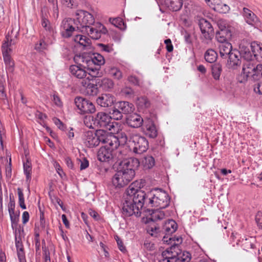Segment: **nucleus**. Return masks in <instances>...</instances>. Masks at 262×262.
I'll return each mask as SVG.
<instances>
[{"mask_svg": "<svg viewBox=\"0 0 262 262\" xmlns=\"http://www.w3.org/2000/svg\"><path fill=\"white\" fill-rule=\"evenodd\" d=\"M83 140L85 146L89 148L97 146L100 143L108 144L112 149L117 148L120 145L117 137L104 129H98L95 133L92 131L85 132Z\"/></svg>", "mask_w": 262, "mask_h": 262, "instance_id": "obj_1", "label": "nucleus"}, {"mask_svg": "<svg viewBox=\"0 0 262 262\" xmlns=\"http://www.w3.org/2000/svg\"><path fill=\"white\" fill-rule=\"evenodd\" d=\"M187 252H182L178 246H172L162 253L159 262H187L190 259Z\"/></svg>", "mask_w": 262, "mask_h": 262, "instance_id": "obj_2", "label": "nucleus"}, {"mask_svg": "<svg viewBox=\"0 0 262 262\" xmlns=\"http://www.w3.org/2000/svg\"><path fill=\"white\" fill-rule=\"evenodd\" d=\"M149 204L152 206L158 207L160 209L167 207L170 202L168 194L161 189H155L148 194Z\"/></svg>", "mask_w": 262, "mask_h": 262, "instance_id": "obj_3", "label": "nucleus"}, {"mask_svg": "<svg viewBox=\"0 0 262 262\" xmlns=\"http://www.w3.org/2000/svg\"><path fill=\"white\" fill-rule=\"evenodd\" d=\"M135 184L132 183L126 190V197L137 207V210L142 208L145 202L146 194L144 191L135 188Z\"/></svg>", "mask_w": 262, "mask_h": 262, "instance_id": "obj_4", "label": "nucleus"}, {"mask_svg": "<svg viewBox=\"0 0 262 262\" xmlns=\"http://www.w3.org/2000/svg\"><path fill=\"white\" fill-rule=\"evenodd\" d=\"M97 128H103L112 132H117L118 124L112 122V117L105 112H98L95 117Z\"/></svg>", "mask_w": 262, "mask_h": 262, "instance_id": "obj_5", "label": "nucleus"}, {"mask_svg": "<svg viewBox=\"0 0 262 262\" xmlns=\"http://www.w3.org/2000/svg\"><path fill=\"white\" fill-rule=\"evenodd\" d=\"M75 62H82L85 63L87 68L93 71L92 65L95 64L98 66L102 65L105 62L104 57L100 54H93L92 57L84 55H76L74 58Z\"/></svg>", "mask_w": 262, "mask_h": 262, "instance_id": "obj_6", "label": "nucleus"}, {"mask_svg": "<svg viewBox=\"0 0 262 262\" xmlns=\"http://www.w3.org/2000/svg\"><path fill=\"white\" fill-rule=\"evenodd\" d=\"M76 22L77 29H88L95 22L93 15L87 11L79 10L76 13Z\"/></svg>", "mask_w": 262, "mask_h": 262, "instance_id": "obj_7", "label": "nucleus"}, {"mask_svg": "<svg viewBox=\"0 0 262 262\" xmlns=\"http://www.w3.org/2000/svg\"><path fill=\"white\" fill-rule=\"evenodd\" d=\"M77 65H72L70 67L69 70L71 75L76 78L79 79L81 84L84 81H88L90 78H93V75L87 72L85 69L87 68L85 63L82 62H76Z\"/></svg>", "mask_w": 262, "mask_h": 262, "instance_id": "obj_8", "label": "nucleus"}, {"mask_svg": "<svg viewBox=\"0 0 262 262\" xmlns=\"http://www.w3.org/2000/svg\"><path fill=\"white\" fill-rule=\"evenodd\" d=\"M130 142L133 144V150L136 154H141L148 149V142L146 139L138 134H132Z\"/></svg>", "mask_w": 262, "mask_h": 262, "instance_id": "obj_9", "label": "nucleus"}, {"mask_svg": "<svg viewBox=\"0 0 262 262\" xmlns=\"http://www.w3.org/2000/svg\"><path fill=\"white\" fill-rule=\"evenodd\" d=\"M134 178L132 172L127 173L118 168V171L112 178V184L116 188H122L127 185Z\"/></svg>", "mask_w": 262, "mask_h": 262, "instance_id": "obj_10", "label": "nucleus"}, {"mask_svg": "<svg viewBox=\"0 0 262 262\" xmlns=\"http://www.w3.org/2000/svg\"><path fill=\"white\" fill-rule=\"evenodd\" d=\"M75 104L81 114H92L96 111L94 104L82 97H76L75 99Z\"/></svg>", "mask_w": 262, "mask_h": 262, "instance_id": "obj_11", "label": "nucleus"}, {"mask_svg": "<svg viewBox=\"0 0 262 262\" xmlns=\"http://www.w3.org/2000/svg\"><path fill=\"white\" fill-rule=\"evenodd\" d=\"M139 164L140 162L137 159L130 158L119 162L118 168L127 172V173H130L132 172L133 176L134 177L135 170L138 167Z\"/></svg>", "mask_w": 262, "mask_h": 262, "instance_id": "obj_12", "label": "nucleus"}, {"mask_svg": "<svg viewBox=\"0 0 262 262\" xmlns=\"http://www.w3.org/2000/svg\"><path fill=\"white\" fill-rule=\"evenodd\" d=\"M120 143L121 142L125 143L127 141V137L125 135L124 137L122 136L121 138V141H120ZM127 150L125 149L124 147L120 146V144L118 146V147L113 150V160L116 163H118V165H119V162H121L122 161L129 159L127 156Z\"/></svg>", "mask_w": 262, "mask_h": 262, "instance_id": "obj_13", "label": "nucleus"}, {"mask_svg": "<svg viewBox=\"0 0 262 262\" xmlns=\"http://www.w3.org/2000/svg\"><path fill=\"white\" fill-rule=\"evenodd\" d=\"M137 209V207L135 205L134 203H132V201L126 196L122 209L123 215L124 217H129L133 214L136 216H140L141 211Z\"/></svg>", "mask_w": 262, "mask_h": 262, "instance_id": "obj_14", "label": "nucleus"}, {"mask_svg": "<svg viewBox=\"0 0 262 262\" xmlns=\"http://www.w3.org/2000/svg\"><path fill=\"white\" fill-rule=\"evenodd\" d=\"M112 149L108 144L101 147L98 150L97 154L98 160L101 162H108L113 158V150L117 149Z\"/></svg>", "mask_w": 262, "mask_h": 262, "instance_id": "obj_15", "label": "nucleus"}, {"mask_svg": "<svg viewBox=\"0 0 262 262\" xmlns=\"http://www.w3.org/2000/svg\"><path fill=\"white\" fill-rule=\"evenodd\" d=\"M243 15L245 21L248 24L254 27L259 26V18L251 10L244 7L243 9Z\"/></svg>", "mask_w": 262, "mask_h": 262, "instance_id": "obj_16", "label": "nucleus"}, {"mask_svg": "<svg viewBox=\"0 0 262 262\" xmlns=\"http://www.w3.org/2000/svg\"><path fill=\"white\" fill-rule=\"evenodd\" d=\"M74 20L72 18L64 19L62 20L61 25V34L63 37L68 38L72 36L73 33L75 31L73 25Z\"/></svg>", "mask_w": 262, "mask_h": 262, "instance_id": "obj_17", "label": "nucleus"}, {"mask_svg": "<svg viewBox=\"0 0 262 262\" xmlns=\"http://www.w3.org/2000/svg\"><path fill=\"white\" fill-rule=\"evenodd\" d=\"M96 76L93 75V78H90V79L82 82L81 85L85 89V92L88 95L94 96L97 94L98 89L97 85L94 83L96 80Z\"/></svg>", "mask_w": 262, "mask_h": 262, "instance_id": "obj_18", "label": "nucleus"}, {"mask_svg": "<svg viewBox=\"0 0 262 262\" xmlns=\"http://www.w3.org/2000/svg\"><path fill=\"white\" fill-rule=\"evenodd\" d=\"M199 26L204 37L207 39H211V36L213 33V29L211 24L206 19L202 18L200 20Z\"/></svg>", "mask_w": 262, "mask_h": 262, "instance_id": "obj_19", "label": "nucleus"}, {"mask_svg": "<svg viewBox=\"0 0 262 262\" xmlns=\"http://www.w3.org/2000/svg\"><path fill=\"white\" fill-rule=\"evenodd\" d=\"M115 101V98L110 94H102L96 100L98 104L102 107L111 106L114 103Z\"/></svg>", "mask_w": 262, "mask_h": 262, "instance_id": "obj_20", "label": "nucleus"}, {"mask_svg": "<svg viewBox=\"0 0 262 262\" xmlns=\"http://www.w3.org/2000/svg\"><path fill=\"white\" fill-rule=\"evenodd\" d=\"M227 56L229 57L227 62L229 68L234 69L241 64L240 58L241 56L238 51L233 50Z\"/></svg>", "mask_w": 262, "mask_h": 262, "instance_id": "obj_21", "label": "nucleus"}, {"mask_svg": "<svg viewBox=\"0 0 262 262\" xmlns=\"http://www.w3.org/2000/svg\"><path fill=\"white\" fill-rule=\"evenodd\" d=\"M99 30L90 26L85 29V31L89 35L94 39H98L101 37V33L105 34L107 32L106 29L102 25L99 24Z\"/></svg>", "mask_w": 262, "mask_h": 262, "instance_id": "obj_22", "label": "nucleus"}, {"mask_svg": "<svg viewBox=\"0 0 262 262\" xmlns=\"http://www.w3.org/2000/svg\"><path fill=\"white\" fill-rule=\"evenodd\" d=\"M143 123V118L137 114H132L127 119L128 125L134 128H138L141 126Z\"/></svg>", "mask_w": 262, "mask_h": 262, "instance_id": "obj_23", "label": "nucleus"}, {"mask_svg": "<svg viewBox=\"0 0 262 262\" xmlns=\"http://www.w3.org/2000/svg\"><path fill=\"white\" fill-rule=\"evenodd\" d=\"M6 40L3 43L2 46V52L3 56L4 55H11L12 52V46L15 45L16 42L14 40L9 38V37L6 36Z\"/></svg>", "mask_w": 262, "mask_h": 262, "instance_id": "obj_24", "label": "nucleus"}, {"mask_svg": "<svg viewBox=\"0 0 262 262\" xmlns=\"http://www.w3.org/2000/svg\"><path fill=\"white\" fill-rule=\"evenodd\" d=\"M145 134L150 138H155L158 135V129L154 123L151 121L145 123Z\"/></svg>", "mask_w": 262, "mask_h": 262, "instance_id": "obj_25", "label": "nucleus"}, {"mask_svg": "<svg viewBox=\"0 0 262 262\" xmlns=\"http://www.w3.org/2000/svg\"><path fill=\"white\" fill-rule=\"evenodd\" d=\"M177 229V224L173 220H168L166 221L163 226L162 231L167 235L174 233Z\"/></svg>", "mask_w": 262, "mask_h": 262, "instance_id": "obj_26", "label": "nucleus"}, {"mask_svg": "<svg viewBox=\"0 0 262 262\" xmlns=\"http://www.w3.org/2000/svg\"><path fill=\"white\" fill-rule=\"evenodd\" d=\"M255 66V65L249 61L245 63L242 70L244 77H245L246 79L250 77L253 78Z\"/></svg>", "mask_w": 262, "mask_h": 262, "instance_id": "obj_27", "label": "nucleus"}, {"mask_svg": "<svg viewBox=\"0 0 262 262\" xmlns=\"http://www.w3.org/2000/svg\"><path fill=\"white\" fill-rule=\"evenodd\" d=\"M225 26H222L221 28V30L216 33L215 38L220 44L228 42L227 41V37L230 35V33L228 32L227 30L225 29Z\"/></svg>", "mask_w": 262, "mask_h": 262, "instance_id": "obj_28", "label": "nucleus"}, {"mask_svg": "<svg viewBox=\"0 0 262 262\" xmlns=\"http://www.w3.org/2000/svg\"><path fill=\"white\" fill-rule=\"evenodd\" d=\"M165 6L172 11L179 10L183 5V0H165Z\"/></svg>", "mask_w": 262, "mask_h": 262, "instance_id": "obj_29", "label": "nucleus"}, {"mask_svg": "<svg viewBox=\"0 0 262 262\" xmlns=\"http://www.w3.org/2000/svg\"><path fill=\"white\" fill-rule=\"evenodd\" d=\"M117 107L123 114H129L134 110V105L127 101H121L117 104Z\"/></svg>", "mask_w": 262, "mask_h": 262, "instance_id": "obj_30", "label": "nucleus"}, {"mask_svg": "<svg viewBox=\"0 0 262 262\" xmlns=\"http://www.w3.org/2000/svg\"><path fill=\"white\" fill-rule=\"evenodd\" d=\"M248 45V43L246 45L244 43L240 44L239 50L238 51L240 53V56L247 60L251 59L252 57V52L250 51Z\"/></svg>", "mask_w": 262, "mask_h": 262, "instance_id": "obj_31", "label": "nucleus"}, {"mask_svg": "<svg viewBox=\"0 0 262 262\" xmlns=\"http://www.w3.org/2000/svg\"><path fill=\"white\" fill-rule=\"evenodd\" d=\"M220 54L221 57L227 56L233 50L231 44L229 42H224L219 45Z\"/></svg>", "mask_w": 262, "mask_h": 262, "instance_id": "obj_32", "label": "nucleus"}, {"mask_svg": "<svg viewBox=\"0 0 262 262\" xmlns=\"http://www.w3.org/2000/svg\"><path fill=\"white\" fill-rule=\"evenodd\" d=\"M252 54H253L255 57H259L262 58V44L257 42H252L250 45Z\"/></svg>", "mask_w": 262, "mask_h": 262, "instance_id": "obj_33", "label": "nucleus"}, {"mask_svg": "<svg viewBox=\"0 0 262 262\" xmlns=\"http://www.w3.org/2000/svg\"><path fill=\"white\" fill-rule=\"evenodd\" d=\"M136 104L138 108L141 111H143L150 106V103L148 99L145 96H141L137 98L136 100Z\"/></svg>", "mask_w": 262, "mask_h": 262, "instance_id": "obj_34", "label": "nucleus"}, {"mask_svg": "<svg viewBox=\"0 0 262 262\" xmlns=\"http://www.w3.org/2000/svg\"><path fill=\"white\" fill-rule=\"evenodd\" d=\"M4 61L6 65V69L7 72L13 73L14 69V61L11 55L3 56Z\"/></svg>", "mask_w": 262, "mask_h": 262, "instance_id": "obj_35", "label": "nucleus"}, {"mask_svg": "<svg viewBox=\"0 0 262 262\" xmlns=\"http://www.w3.org/2000/svg\"><path fill=\"white\" fill-rule=\"evenodd\" d=\"M83 123L88 128L96 129L97 125L95 121V117L91 115H87L83 118Z\"/></svg>", "mask_w": 262, "mask_h": 262, "instance_id": "obj_36", "label": "nucleus"}, {"mask_svg": "<svg viewBox=\"0 0 262 262\" xmlns=\"http://www.w3.org/2000/svg\"><path fill=\"white\" fill-rule=\"evenodd\" d=\"M204 57L206 61L209 63H213L216 61L217 55L214 50L208 49L206 52Z\"/></svg>", "mask_w": 262, "mask_h": 262, "instance_id": "obj_37", "label": "nucleus"}, {"mask_svg": "<svg viewBox=\"0 0 262 262\" xmlns=\"http://www.w3.org/2000/svg\"><path fill=\"white\" fill-rule=\"evenodd\" d=\"M165 213L164 212L159 209L152 210L150 214V217L149 218L153 222L157 221L158 220H161L164 218Z\"/></svg>", "mask_w": 262, "mask_h": 262, "instance_id": "obj_38", "label": "nucleus"}, {"mask_svg": "<svg viewBox=\"0 0 262 262\" xmlns=\"http://www.w3.org/2000/svg\"><path fill=\"white\" fill-rule=\"evenodd\" d=\"M74 41L82 47H86L89 45L90 39L85 36L76 35Z\"/></svg>", "mask_w": 262, "mask_h": 262, "instance_id": "obj_39", "label": "nucleus"}, {"mask_svg": "<svg viewBox=\"0 0 262 262\" xmlns=\"http://www.w3.org/2000/svg\"><path fill=\"white\" fill-rule=\"evenodd\" d=\"M142 163L145 169H150L155 165V161L152 156H146L142 160Z\"/></svg>", "mask_w": 262, "mask_h": 262, "instance_id": "obj_40", "label": "nucleus"}, {"mask_svg": "<svg viewBox=\"0 0 262 262\" xmlns=\"http://www.w3.org/2000/svg\"><path fill=\"white\" fill-rule=\"evenodd\" d=\"M215 11L220 13H226L230 10V7L226 4L222 3L214 4L212 7Z\"/></svg>", "mask_w": 262, "mask_h": 262, "instance_id": "obj_41", "label": "nucleus"}, {"mask_svg": "<svg viewBox=\"0 0 262 262\" xmlns=\"http://www.w3.org/2000/svg\"><path fill=\"white\" fill-rule=\"evenodd\" d=\"M41 24L42 27L47 31L51 33L53 32V28L50 22L48 19L47 14L42 15L41 18Z\"/></svg>", "mask_w": 262, "mask_h": 262, "instance_id": "obj_42", "label": "nucleus"}, {"mask_svg": "<svg viewBox=\"0 0 262 262\" xmlns=\"http://www.w3.org/2000/svg\"><path fill=\"white\" fill-rule=\"evenodd\" d=\"M24 171L27 180H30L32 173V164L28 159H27L26 162H24Z\"/></svg>", "mask_w": 262, "mask_h": 262, "instance_id": "obj_43", "label": "nucleus"}, {"mask_svg": "<svg viewBox=\"0 0 262 262\" xmlns=\"http://www.w3.org/2000/svg\"><path fill=\"white\" fill-rule=\"evenodd\" d=\"M12 228L15 234V239H21L24 232L23 227L20 225H18L12 227Z\"/></svg>", "mask_w": 262, "mask_h": 262, "instance_id": "obj_44", "label": "nucleus"}, {"mask_svg": "<svg viewBox=\"0 0 262 262\" xmlns=\"http://www.w3.org/2000/svg\"><path fill=\"white\" fill-rule=\"evenodd\" d=\"M222 72V67L219 64H214L212 67V74L215 80H219Z\"/></svg>", "mask_w": 262, "mask_h": 262, "instance_id": "obj_45", "label": "nucleus"}, {"mask_svg": "<svg viewBox=\"0 0 262 262\" xmlns=\"http://www.w3.org/2000/svg\"><path fill=\"white\" fill-rule=\"evenodd\" d=\"M18 195V204L23 209H26V206L25 204V198L24 193L23 192V190L20 188H18L17 189Z\"/></svg>", "mask_w": 262, "mask_h": 262, "instance_id": "obj_46", "label": "nucleus"}, {"mask_svg": "<svg viewBox=\"0 0 262 262\" xmlns=\"http://www.w3.org/2000/svg\"><path fill=\"white\" fill-rule=\"evenodd\" d=\"M110 74L117 80H120L122 78V72L119 69L115 67L112 68L110 69Z\"/></svg>", "mask_w": 262, "mask_h": 262, "instance_id": "obj_47", "label": "nucleus"}, {"mask_svg": "<svg viewBox=\"0 0 262 262\" xmlns=\"http://www.w3.org/2000/svg\"><path fill=\"white\" fill-rule=\"evenodd\" d=\"M48 44L45 42L43 38L39 40L35 45V49L38 51H42L48 48Z\"/></svg>", "mask_w": 262, "mask_h": 262, "instance_id": "obj_48", "label": "nucleus"}, {"mask_svg": "<svg viewBox=\"0 0 262 262\" xmlns=\"http://www.w3.org/2000/svg\"><path fill=\"white\" fill-rule=\"evenodd\" d=\"M262 77V64H258L255 66L254 73L253 79L254 80L259 79Z\"/></svg>", "mask_w": 262, "mask_h": 262, "instance_id": "obj_49", "label": "nucleus"}, {"mask_svg": "<svg viewBox=\"0 0 262 262\" xmlns=\"http://www.w3.org/2000/svg\"><path fill=\"white\" fill-rule=\"evenodd\" d=\"M101 82L102 86L106 90L112 89L114 85L113 80L108 78L103 79Z\"/></svg>", "mask_w": 262, "mask_h": 262, "instance_id": "obj_50", "label": "nucleus"}, {"mask_svg": "<svg viewBox=\"0 0 262 262\" xmlns=\"http://www.w3.org/2000/svg\"><path fill=\"white\" fill-rule=\"evenodd\" d=\"M127 80L132 84L137 86H140L142 83L141 80L139 77L133 74H132L128 77Z\"/></svg>", "mask_w": 262, "mask_h": 262, "instance_id": "obj_51", "label": "nucleus"}, {"mask_svg": "<svg viewBox=\"0 0 262 262\" xmlns=\"http://www.w3.org/2000/svg\"><path fill=\"white\" fill-rule=\"evenodd\" d=\"M121 111L117 107V108H115L112 110V119H114V120H119L122 118L123 115Z\"/></svg>", "mask_w": 262, "mask_h": 262, "instance_id": "obj_52", "label": "nucleus"}, {"mask_svg": "<svg viewBox=\"0 0 262 262\" xmlns=\"http://www.w3.org/2000/svg\"><path fill=\"white\" fill-rule=\"evenodd\" d=\"M147 232L151 236H157L160 231V228L156 225L149 226L147 229Z\"/></svg>", "mask_w": 262, "mask_h": 262, "instance_id": "obj_53", "label": "nucleus"}, {"mask_svg": "<svg viewBox=\"0 0 262 262\" xmlns=\"http://www.w3.org/2000/svg\"><path fill=\"white\" fill-rule=\"evenodd\" d=\"M110 22L118 28H121L122 26L124 25V22L122 18L120 17L113 18L110 19Z\"/></svg>", "mask_w": 262, "mask_h": 262, "instance_id": "obj_54", "label": "nucleus"}, {"mask_svg": "<svg viewBox=\"0 0 262 262\" xmlns=\"http://www.w3.org/2000/svg\"><path fill=\"white\" fill-rule=\"evenodd\" d=\"M9 215L11 220V227H13L16 225H18L19 222V214L15 213L14 212L13 213H10Z\"/></svg>", "mask_w": 262, "mask_h": 262, "instance_id": "obj_55", "label": "nucleus"}, {"mask_svg": "<svg viewBox=\"0 0 262 262\" xmlns=\"http://www.w3.org/2000/svg\"><path fill=\"white\" fill-rule=\"evenodd\" d=\"M244 248L246 251H248L250 249H254L255 248V244L251 240L246 239L245 243L243 244Z\"/></svg>", "mask_w": 262, "mask_h": 262, "instance_id": "obj_56", "label": "nucleus"}, {"mask_svg": "<svg viewBox=\"0 0 262 262\" xmlns=\"http://www.w3.org/2000/svg\"><path fill=\"white\" fill-rule=\"evenodd\" d=\"M121 93L125 96L130 97L133 95L134 91L129 87H125L121 90Z\"/></svg>", "mask_w": 262, "mask_h": 262, "instance_id": "obj_57", "label": "nucleus"}, {"mask_svg": "<svg viewBox=\"0 0 262 262\" xmlns=\"http://www.w3.org/2000/svg\"><path fill=\"white\" fill-rule=\"evenodd\" d=\"M15 201L13 199H11L10 198V202L8 204V211L9 213H14V210H15Z\"/></svg>", "mask_w": 262, "mask_h": 262, "instance_id": "obj_58", "label": "nucleus"}, {"mask_svg": "<svg viewBox=\"0 0 262 262\" xmlns=\"http://www.w3.org/2000/svg\"><path fill=\"white\" fill-rule=\"evenodd\" d=\"M255 221L259 228L262 229V212H259L255 216Z\"/></svg>", "mask_w": 262, "mask_h": 262, "instance_id": "obj_59", "label": "nucleus"}, {"mask_svg": "<svg viewBox=\"0 0 262 262\" xmlns=\"http://www.w3.org/2000/svg\"><path fill=\"white\" fill-rule=\"evenodd\" d=\"M80 170H83L86 169L89 165V161L85 158H82V159L80 160Z\"/></svg>", "mask_w": 262, "mask_h": 262, "instance_id": "obj_60", "label": "nucleus"}, {"mask_svg": "<svg viewBox=\"0 0 262 262\" xmlns=\"http://www.w3.org/2000/svg\"><path fill=\"white\" fill-rule=\"evenodd\" d=\"M164 43L166 45V49L168 52H171L173 51V48L171 41L170 39H166L164 40Z\"/></svg>", "mask_w": 262, "mask_h": 262, "instance_id": "obj_61", "label": "nucleus"}, {"mask_svg": "<svg viewBox=\"0 0 262 262\" xmlns=\"http://www.w3.org/2000/svg\"><path fill=\"white\" fill-rule=\"evenodd\" d=\"M53 121L56 125V126L60 129L64 130V126L63 123L58 118H53Z\"/></svg>", "mask_w": 262, "mask_h": 262, "instance_id": "obj_62", "label": "nucleus"}, {"mask_svg": "<svg viewBox=\"0 0 262 262\" xmlns=\"http://www.w3.org/2000/svg\"><path fill=\"white\" fill-rule=\"evenodd\" d=\"M254 91L256 93L262 94V82H258L255 84Z\"/></svg>", "mask_w": 262, "mask_h": 262, "instance_id": "obj_63", "label": "nucleus"}, {"mask_svg": "<svg viewBox=\"0 0 262 262\" xmlns=\"http://www.w3.org/2000/svg\"><path fill=\"white\" fill-rule=\"evenodd\" d=\"M144 247L148 250L152 251L154 249V244L146 241L144 243Z\"/></svg>", "mask_w": 262, "mask_h": 262, "instance_id": "obj_64", "label": "nucleus"}]
</instances>
